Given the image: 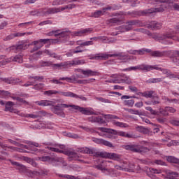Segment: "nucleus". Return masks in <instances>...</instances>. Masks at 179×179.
Masks as SVG:
<instances>
[{
    "mask_svg": "<svg viewBox=\"0 0 179 179\" xmlns=\"http://www.w3.org/2000/svg\"><path fill=\"white\" fill-rule=\"evenodd\" d=\"M73 108L74 110H78L80 113L84 114V115H99L97 113H94L93 111L87 109V108L80 107L76 105H69L65 103H58L57 105L53 106L51 110L54 114L58 115L59 117H62V118H65V112H64V108Z\"/></svg>",
    "mask_w": 179,
    "mask_h": 179,
    "instance_id": "2",
    "label": "nucleus"
},
{
    "mask_svg": "<svg viewBox=\"0 0 179 179\" xmlns=\"http://www.w3.org/2000/svg\"><path fill=\"white\" fill-rule=\"evenodd\" d=\"M154 93L155 92L153 91H146L140 93L143 97L151 99L150 101H145L147 106H157V104H160V97L157 94H154Z\"/></svg>",
    "mask_w": 179,
    "mask_h": 179,
    "instance_id": "3",
    "label": "nucleus"
},
{
    "mask_svg": "<svg viewBox=\"0 0 179 179\" xmlns=\"http://www.w3.org/2000/svg\"><path fill=\"white\" fill-rule=\"evenodd\" d=\"M59 12V8H45L39 10L31 12L32 16H48V15H54Z\"/></svg>",
    "mask_w": 179,
    "mask_h": 179,
    "instance_id": "6",
    "label": "nucleus"
},
{
    "mask_svg": "<svg viewBox=\"0 0 179 179\" xmlns=\"http://www.w3.org/2000/svg\"><path fill=\"white\" fill-rule=\"evenodd\" d=\"M30 44H27L26 43H20L17 45V52L19 51H22L23 50H27V47H29Z\"/></svg>",
    "mask_w": 179,
    "mask_h": 179,
    "instance_id": "32",
    "label": "nucleus"
},
{
    "mask_svg": "<svg viewBox=\"0 0 179 179\" xmlns=\"http://www.w3.org/2000/svg\"><path fill=\"white\" fill-rule=\"evenodd\" d=\"M33 89H34L35 90H41L42 89H44V84L43 83L36 84L34 85Z\"/></svg>",
    "mask_w": 179,
    "mask_h": 179,
    "instance_id": "49",
    "label": "nucleus"
},
{
    "mask_svg": "<svg viewBox=\"0 0 179 179\" xmlns=\"http://www.w3.org/2000/svg\"><path fill=\"white\" fill-rule=\"evenodd\" d=\"M64 155H66V156H69V160H71V158L73 155H75V151H71V150H66L63 152Z\"/></svg>",
    "mask_w": 179,
    "mask_h": 179,
    "instance_id": "59",
    "label": "nucleus"
},
{
    "mask_svg": "<svg viewBox=\"0 0 179 179\" xmlns=\"http://www.w3.org/2000/svg\"><path fill=\"white\" fill-rule=\"evenodd\" d=\"M11 162V164H13V166H16V170H18L20 171V173H26L27 168L26 167V166L19 163V162Z\"/></svg>",
    "mask_w": 179,
    "mask_h": 179,
    "instance_id": "23",
    "label": "nucleus"
},
{
    "mask_svg": "<svg viewBox=\"0 0 179 179\" xmlns=\"http://www.w3.org/2000/svg\"><path fill=\"white\" fill-rule=\"evenodd\" d=\"M41 162H61L63 163L64 166H68V164L66 162H64V159L62 157H51L50 156H45V157H41Z\"/></svg>",
    "mask_w": 179,
    "mask_h": 179,
    "instance_id": "11",
    "label": "nucleus"
},
{
    "mask_svg": "<svg viewBox=\"0 0 179 179\" xmlns=\"http://www.w3.org/2000/svg\"><path fill=\"white\" fill-rule=\"evenodd\" d=\"M40 55H43V51H38L34 54L32 55L33 59H35L37 61L38 58H40Z\"/></svg>",
    "mask_w": 179,
    "mask_h": 179,
    "instance_id": "48",
    "label": "nucleus"
},
{
    "mask_svg": "<svg viewBox=\"0 0 179 179\" xmlns=\"http://www.w3.org/2000/svg\"><path fill=\"white\" fill-rule=\"evenodd\" d=\"M59 31H52L48 34V36H58L59 38H64V40H69V34H71L68 31L59 32Z\"/></svg>",
    "mask_w": 179,
    "mask_h": 179,
    "instance_id": "9",
    "label": "nucleus"
},
{
    "mask_svg": "<svg viewBox=\"0 0 179 179\" xmlns=\"http://www.w3.org/2000/svg\"><path fill=\"white\" fill-rule=\"evenodd\" d=\"M120 7L118 6H108L106 8H103L102 10H96L94 13H92V16L94 17H99V16H102V15H104L106 13V10H111V9H113V10H115V9H119Z\"/></svg>",
    "mask_w": 179,
    "mask_h": 179,
    "instance_id": "10",
    "label": "nucleus"
},
{
    "mask_svg": "<svg viewBox=\"0 0 179 179\" xmlns=\"http://www.w3.org/2000/svg\"><path fill=\"white\" fill-rule=\"evenodd\" d=\"M68 0H54L52 2V5H63Z\"/></svg>",
    "mask_w": 179,
    "mask_h": 179,
    "instance_id": "54",
    "label": "nucleus"
},
{
    "mask_svg": "<svg viewBox=\"0 0 179 179\" xmlns=\"http://www.w3.org/2000/svg\"><path fill=\"white\" fill-rule=\"evenodd\" d=\"M90 122H97L98 124H104L106 120L100 116H91L88 117Z\"/></svg>",
    "mask_w": 179,
    "mask_h": 179,
    "instance_id": "24",
    "label": "nucleus"
},
{
    "mask_svg": "<svg viewBox=\"0 0 179 179\" xmlns=\"http://www.w3.org/2000/svg\"><path fill=\"white\" fill-rule=\"evenodd\" d=\"M162 26H163L162 23L156 21H152L147 24L148 29H151L152 30H159L162 29Z\"/></svg>",
    "mask_w": 179,
    "mask_h": 179,
    "instance_id": "20",
    "label": "nucleus"
},
{
    "mask_svg": "<svg viewBox=\"0 0 179 179\" xmlns=\"http://www.w3.org/2000/svg\"><path fill=\"white\" fill-rule=\"evenodd\" d=\"M167 38L173 40L174 41H178L179 42V36H174L171 34L168 33V36Z\"/></svg>",
    "mask_w": 179,
    "mask_h": 179,
    "instance_id": "47",
    "label": "nucleus"
},
{
    "mask_svg": "<svg viewBox=\"0 0 179 179\" xmlns=\"http://www.w3.org/2000/svg\"><path fill=\"white\" fill-rule=\"evenodd\" d=\"M15 103L12 101H6L4 111H9L10 113H14L15 114H19V111L13 108Z\"/></svg>",
    "mask_w": 179,
    "mask_h": 179,
    "instance_id": "18",
    "label": "nucleus"
},
{
    "mask_svg": "<svg viewBox=\"0 0 179 179\" xmlns=\"http://www.w3.org/2000/svg\"><path fill=\"white\" fill-rule=\"evenodd\" d=\"M36 104L42 107H47L48 106H52V101L48 100H41L36 101Z\"/></svg>",
    "mask_w": 179,
    "mask_h": 179,
    "instance_id": "26",
    "label": "nucleus"
},
{
    "mask_svg": "<svg viewBox=\"0 0 179 179\" xmlns=\"http://www.w3.org/2000/svg\"><path fill=\"white\" fill-rule=\"evenodd\" d=\"M127 24L119 27V29L121 30L122 33L129 31V30L132 29V26H141V21L139 20H133L127 22Z\"/></svg>",
    "mask_w": 179,
    "mask_h": 179,
    "instance_id": "7",
    "label": "nucleus"
},
{
    "mask_svg": "<svg viewBox=\"0 0 179 179\" xmlns=\"http://www.w3.org/2000/svg\"><path fill=\"white\" fill-rule=\"evenodd\" d=\"M159 82H163L162 78H151L149 80L148 83H159Z\"/></svg>",
    "mask_w": 179,
    "mask_h": 179,
    "instance_id": "52",
    "label": "nucleus"
},
{
    "mask_svg": "<svg viewBox=\"0 0 179 179\" xmlns=\"http://www.w3.org/2000/svg\"><path fill=\"white\" fill-rule=\"evenodd\" d=\"M104 115V117L106 118V120H117V119H118V117L114 115L108 114V115Z\"/></svg>",
    "mask_w": 179,
    "mask_h": 179,
    "instance_id": "56",
    "label": "nucleus"
},
{
    "mask_svg": "<svg viewBox=\"0 0 179 179\" xmlns=\"http://www.w3.org/2000/svg\"><path fill=\"white\" fill-rule=\"evenodd\" d=\"M107 24H111L113 23V24H120L121 23V18L118 17H114L112 19H109L106 21Z\"/></svg>",
    "mask_w": 179,
    "mask_h": 179,
    "instance_id": "31",
    "label": "nucleus"
},
{
    "mask_svg": "<svg viewBox=\"0 0 179 179\" xmlns=\"http://www.w3.org/2000/svg\"><path fill=\"white\" fill-rule=\"evenodd\" d=\"M79 52H83V50H73V51H71V52H68L66 53V55L68 57H72V55H73V54H78Z\"/></svg>",
    "mask_w": 179,
    "mask_h": 179,
    "instance_id": "61",
    "label": "nucleus"
},
{
    "mask_svg": "<svg viewBox=\"0 0 179 179\" xmlns=\"http://www.w3.org/2000/svg\"><path fill=\"white\" fill-rule=\"evenodd\" d=\"M81 153H87L91 156H96L97 157H103V159H108L109 153L106 152H96L94 148H85L81 150Z\"/></svg>",
    "mask_w": 179,
    "mask_h": 179,
    "instance_id": "5",
    "label": "nucleus"
},
{
    "mask_svg": "<svg viewBox=\"0 0 179 179\" xmlns=\"http://www.w3.org/2000/svg\"><path fill=\"white\" fill-rule=\"evenodd\" d=\"M139 145H125L126 150H131V152H135L136 153H138V148Z\"/></svg>",
    "mask_w": 179,
    "mask_h": 179,
    "instance_id": "30",
    "label": "nucleus"
},
{
    "mask_svg": "<svg viewBox=\"0 0 179 179\" xmlns=\"http://www.w3.org/2000/svg\"><path fill=\"white\" fill-rule=\"evenodd\" d=\"M59 94H61V96H64L65 97H72L73 99H80L83 101H86V100H87L86 97L82 95L79 96L71 92H59Z\"/></svg>",
    "mask_w": 179,
    "mask_h": 179,
    "instance_id": "12",
    "label": "nucleus"
},
{
    "mask_svg": "<svg viewBox=\"0 0 179 179\" xmlns=\"http://www.w3.org/2000/svg\"><path fill=\"white\" fill-rule=\"evenodd\" d=\"M57 93H59V92L55 90H48V91H45L44 92V94H47V96H51L52 94H57Z\"/></svg>",
    "mask_w": 179,
    "mask_h": 179,
    "instance_id": "62",
    "label": "nucleus"
},
{
    "mask_svg": "<svg viewBox=\"0 0 179 179\" xmlns=\"http://www.w3.org/2000/svg\"><path fill=\"white\" fill-rule=\"evenodd\" d=\"M48 41H50V39H40L38 41H34L33 42V44L34 45H37V44H47V43H48Z\"/></svg>",
    "mask_w": 179,
    "mask_h": 179,
    "instance_id": "42",
    "label": "nucleus"
},
{
    "mask_svg": "<svg viewBox=\"0 0 179 179\" xmlns=\"http://www.w3.org/2000/svg\"><path fill=\"white\" fill-rule=\"evenodd\" d=\"M149 171L150 173H153L154 174H160V173H162L161 170L155 168H149Z\"/></svg>",
    "mask_w": 179,
    "mask_h": 179,
    "instance_id": "63",
    "label": "nucleus"
},
{
    "mask_svg": "<svg viewBox=\"0 0 179 179\" xmlns=\"http://www.w3.org/2000/svg\"><path fill=\"white\" fill-rule=\"evenodd\" d=\"M17 101H18V103H21V104H24V106H29L28 101L19 96L17 98Z\"/></svg>",
    "mask_w": 179,
    "mask_h": 179,
    "instance_id": "57",
    "label": "nucleus"
},
{
    "mask_svg": "<svg viewBox=\"0 0 179 179\" xmlns=\"http://www.w3.org/2000/svg\"><path fill=\"white\" fill-rule=\"evenodd\" d=\"M170 56L169 58L171 59L172 62L176 64L178 66H179V50H169Z\"/></svg>",
    "mask_w": 179,
    "mask_h": 179,
    "instance_id": "14",
    "label": "nucleus"
},
{
    "mask_svg": "<svg viewBox=\"0 0 179 179\" xmlns=\"http://www.w3.org/2000/svg\"><path fill=\"white\" fill-rule=\"evenodd\" d=\"M47 146L45 147V149H48L51 152H56V153H64L65 151L61 150L59 149H65V145L57 144V143H48ZM57 148H59L58 149Z\"/></svg>",
    "mask_w": 179,
    "mask_h": 179,
    "instance_id": "8",
    "label": "nucleus"
},
{
    "mask_svg": "<svg viewBox=\"0 0 179 179\" xmlns=\"http://www.w3.org/2000/svg\"><path fill=\"white\" fill-rule=\"evenodd\" d=\"M123 2L131 3V6H136L137 4L141 3L138 0H123Z\"/></svg>",
    "mask_w": 179,
    "mask_h": 179,
    "instance_id": "41",
    "label": "nucleus"
},
{
    "mask_svg": "<svg viewBox=\"0 0 179 179\" xmlns=\"http://www.w3.org/2000/svg\"><path fill=\"white\" fill-rule=\"evenodd\" d=\"M0 80L1 82H5L6 83H8V85H12V77L10 78H0Z\"/></svg>",
    "mask_w": 179,
    "mask_h": 179,
    "instance_id": "50",
    "label": "nucleus"
},
{
    "mask_svg": "<svg viewBox=\"0 0 179 179\" xmlns=\"http://www.w3.org/2000/svg\"><path fill=\"white\" fill-rule=\"evenodd\" d=\"M52 66L55 69H61V68L66 69L68 68V62H63L59 64H52Z\"/></svg>",
    "mask_w": 179,
    "mask_h": 179,
    "instance_id": "25",
    "label": "nucleus"
},
{
    "mask_svg": "<svg viewBox=\"0 0 179 179\" xmlns=\"http://www.w3.org/2000/svg\"><path fill=\"white\" fill-rule=\"evenodd\" d=\"M24 162H27V163H29V164H31V166H33L34 167H36V166H37V163H36V162H34V160H33V159L31 158L24 157Z\"/></svg>",
    "mask_w": 179,
    "mask_h": 179,
    "instance_id": "38",
    "label": "nucleus"
},
{
    "mask_svg": "<svg viewBox=\"0 0 179 179\" xmlns=\"http://www.w3.org/2000/svg\"><path fill=\"white\" fill-rule=\"evenodd\" d=\"M121 83H127V85H131L132 81L130 80L129 77L125 76L124 79L120 80Z\"/></svg>",
    "mask_w": 179,
    "mask_h": 179,
    "instance_id": "51",
    "label": "nucleus"
},
{
    "mask_svg": "<svg viewBox=\"0 0 179 179\" xmlns=\"http://www.w3.org/2000/svg\"><path fill=\"white\" fill-rule=\"evenodd\" d=\"M148 152H150V150L148 148V147H143L138 145L137 153H141V155H143V153H148Z\"/></svg>",
    "mask_w": 179,
    "mask_h": 179,
    "instance_id": "34",
    "label": "nucleus"
},
{
    "mask_svg": "<svg viewBox=\"0 0 179 179\" xmlns=\"http://www.w3.org/2000/svg\"><path fill=\"white\" fill-rule=\"evenodd\" d=\"M43 54H45L46 55H48V57H50L51 58H57L59 61H62V57L58 56L57 53L52 52V51L50 50L45 49V50L42 51Z\"/></svg>",
    "mask_w": 179,
    "mask_h": 179,
    "instance_id": "22",
    "label": "nucleus"
},
{
    "mask_svg": "<svg viewBox=\"0 0 179 179\" xmlns=\"http://www.w3.org/2000/svg\"><path fill=\"white\" fill-rule=\"evenodd\" d=\"M136 131H138V132H141V134H149V129L145 128L144 127L142 126H138L137 127H136Z\"/></svg>",
    "mask_w": 179,
    "mask_h": 179,
    "instance_id": "36",
    "label": "nucleus"
},
{
    "mask_svg": "<svg viewBox=\"0 0 179 179\" xmlns=\"http://www.w3.org/2000/svg\"><path fill=\"white\" fill-rule=\"evenodd\" d=\"M161 71L164 73V75H167V78H169V79L177 78V76L172 73L171 71H170V70L161 69Z\"/></svg>",
    "mask_w": 179,
    "mask_h": 179,
    "instance_id": "29",
    "label": "nucleus"
},
{
    "mask_svg": "<svg viewBox=\"0 0 179 179\" xmlns=\"http://www.w3.org/2000/svg\"><path fill=\"white\" fill-rule=\"evenodd\" d=\"M129 54H131L132 55H143V50H130L129 51Z\"/></svg>",
    "mask_w": 179,
    "mask_h": 179,
    "instance_id": "37",
    "label": "nucleus"
},
{
    "mask_svg": "<svg viewBox=\"0 0 179 179\" xmlns=\"http://www.w3.org/2000/svg\"><path fill=\"white\" fill-rule=\"evenodd\" d=\"M145 110H147L148 111H150V113L152 115H158L157 111L153 110V108H152V107H150V106H147V107H145Z\"/></svg>",
    "mask_w": 179,
    "mask_h": 179,
    "instance_id": "53",
    "label": "nucleus"
},
{
    "mask_svg": "<svg viewBox=\"0 0 179 179\" xmlns=\"http://www.w3.org/2000/svg\"><path fill=\"white\" fill-rule=\"evenodd\" d=\"M123 71H139V65L123 69Z\"/></svg>",
    "mask_w": 179,
    "mask_h": 179,
    "instance_id": "64",
    "label": "nucleus"
},
{
    "mask_svg": "<svg viewBox=\"0 0 179 179\" xmlns=\"http://www.w3.org/2000/svg\"><path fill=\"white\" fill-rule=\"evenodd\" d=\"M6 62H17L18 64H22L23 62V57L20 55H17L6 59Z\"/></svg>",
    "mask_w": 179,
    "mask_h": 179,
    "instance_id": "21",
    "label": "nucleus"
},
{
    "mask_svg": "<svg viewBox=\"0 0 179 179\" xmlns=\"http://www.w3.org/2000/svg\"><path fill=\"white\" fill-rule=\"evenodd\" d=\"M150 34L151 35H148V36H150V37H152V38H154V40H156L157 41L167 40L168 33H165L164 34H159L157 33L152 34L150 32Z\"/></svg>",
    "mask_w": 179,
    "mask_h": 179,
    "instance_id": "16",
    "label": "nucleus"
},
{
    "mask_svg": "<svg viewBox=\"0 0 179 179\" xmlns=\"http://www.w3.org/2000/svg\"><path fill=\"white\" fill-rule=\"evenodd\" d=\"M78 45H80V47H86L87 45H93V41H88L85 42L80 43V41H77Z\"/></svg>",
    "mask_w": 179,
    "mask_h": 179,
    "instance_id": "35",
    "label": "nucleus"
},
{
    "mask_svg": "<svg viewBox=\"0 0 179 179\" xmlns=\"http://www.w3.org/2000/svg\"><path fill=\"white\" fill-rule=\"evenodd\" d=\"M170 52H171L170 50L162 51V52L157 50V51L151 52L150 55H151V57H154V58H156V57L163 58V57L170 56Z\"/></svg>",
    "mask_w": 179,
    "mask_h": 179,
    "instance_id": "15",
    "label": "nucleus"
},
{
    "mask_svg": "<svg viewBox=\"0 0 179 179\" xmlns=\"http://www.w3.org/2000/svg\"><path fill=\"white\" fill-rule=\"evenodd\" d=\"M166 159L168 163H173L175 164H179V159L174 156H166Z\"/></svg>",
    "mask_w": 179,
    "mask_h": 179,
    "instance_id": "28",
    "label": "nucleus"
},
{
    "mask_svg": "<svg viewBox=\"0 0 179 179\" xmlns=\"http://www.w3.org/2000/svg\"><path fill=\"white\" fill-rule=\"evenodd\" d=\"M139 71H144L145 72H149L150 71H153V66L148 65V64H140Z\"/></svg>",
    "mask_w": 179,
    "mask_h": 179,
    "instance_id": "27",
    "label": "nucleus"
},
{
    "mask_svg": "<svg viewBox=\"0 0 179 179\" xmlns=\"http://www.w3.org/2000/svg\"><path fill=\"white\" fill-rule=\"evenodd\" d=\"M29 79H34L36 83V80H38V82H41L44 79V77L43 76H32V77L31 76L29 77Z\"/></svg>",
    "mask_w": 179,
    "mask_h": 179,
    "instance_id": "58",
    "label": "nucleus"
},
{
    "mask_svg": "<svg viewBox=\"0 0 179 179\" xmlns=\"http://www.w3.org/2000/svg\"><path fill=\"white\" fill-rule=\"evenodd\" d=\"M127 172L129 173H135V165L134 164H129L127 166Z\"/></svg>",
    "mask_w": 179,
    "mask_h": 179,
    "instance_id": "60",
    "label": "nucleus"
},
{
    "mask_svg": "<svg viewBox=\"0 0 179 179\" xmlns=\"http://www.w3.org/2000/svg\"><path fill=\"white\" fill-rule=\"evenodd\" d=\"M99 131H101V132H106L107 134H112V135H117V131L114 129H107L104 127H99Z\"/></svg>",
    "mask_w": 179,
    "mask_h": 179,
    "instance_id": "33",
    "label": "nucleus"
},
{
    "mask_svg": "<svg viewBox=\"0 0 179 179\" xmlns=\"http://www.w3.org/2000/svg\"><path fill=\"white\" fill-rule=\"evenodd\" d=\"M92 80H96L94 78H90L88 80H79L77 83L80 85H87V83H90Z\"/></svg>",
    "mask_w": 179,
    "mask_h": 179,
    "instance_id": "44",
    "label": "nucleus"
},
{
    "mask_svg": "<svg viewBox=\"0 0 179 179\" xmlns=\"http://www.w3.org/2000/svg\"><path fill=\"white\" fill-rule=\"evenodd\" d=\"M76 65H79L78 59L67 62L68 68H71V66H76Z\"/></svg>",
    "mask_w": 179,
    "mask_h": 179,
    "instance_id": "40",
    "label": "nucleus"
},
{
    "mask_svg": "<svg viewBox=\"0 0 179 179\" xmlns=\"http://www.w3.org/2000/svg\"><path fill=\"white\" fill-rule=\"evenodd\" d=\"M75 72H82L83 75L89 78V76H96L97 75L96 71H94L91 69L83 70L81 69H75Z\"/></svg>",
    "mask_w": 179,
    "mask_h": 179,
    "instance_id": "17",
    "label": "nucleus"
},
{
    "mask_svg": "<svg viewBox=\"0 0 179 179\" xmlns=\"http://www.w3.org/2000/svg\"><path fill=\"white\" fill-rule=\"evenodd\" d=\"M155 3H161L159 7L155 8H150L148 10H143L140 11H133L131 13H127V15H130L134 17L136 16H145L149 13H154L157 12H164L167 8L174 9V10L179 11V4L173 2L171 0H155Z\"/></svg>",
    "mask_w": 179,
    "mask_h": 179,
    "instance_id": "1",
    "label": "nucleus"
},
{
    "mask_svg": "<svg viewBox=\"0 0 179 179\" xmlns=\"http://www.w3.org/2000/svg\"><path fill=\"white\" fill-rule=\"evenodd\" d=\"M129 113H130V114H134L135 115H143V113H142V111L136 109H129Z\"/></svg>",
    "mask_w": 179,
    "mask_h": 179,
    "instance_id": "45",
    "label": "nucleus"
},
{
    "mask_svg": "<svg viewBox=\"0 0 179 179\" xmlns=\"http://www.w3.org/2000/svg\"><path fill=\"white\" fill-rule=\"evenodd\" d=\"M113 57H117V59H123V60L128 59V55L121 52L117 54H112V55L106 54V53L97 54L96 56L90 57V59L106 60Z\"/></svg>",
    "mask_w": 179,
    "mask_h": 179,
    "instance_id": "4",
    "label": "nucleus"
},
{
    "mask_svg": "<svg viewBox=\"0 0 179 179\" xmlns=\"http://www.w3.org/2000/svg\"><path fill=\"white\" fill-rule=\"evenodd\" d=\"M93 31V28H86L83 29L79 31H76L73 32L72 36H76L78 37H82V36H85L86 34H91V33Z\"/></svg>",
    "mask_w": 179,
    "mask_h": 179,
    "instance_id": "13",
    "label": "nucleus"
},
{
    "mask_svg": "<svg viewBox=\"0 0 179 179\" xmlns=\"http://www.w3.org/2000/svg\"><path fill=\"white\" fill-rule=\"evenodd\" d=\"M123 103L124 106H128L129 107H134V104H135V101L134 99L124 100Z\"/></svg>",
    "mask_w": 179,
    "mask_h": 179,
    "instance_id": "43",
    "label": "nucleus"
},
{
    "mask_svg": "<svg viewBox=\"0 0 179 179\" xmlns=\"http://www.w3.org/2000/svg\"><path fill=\"white\" fill-rule=\"evenodd\" d=\"M92 141L97 143L98 145H104L105 146H108V148H113V143H110L109 141H107L104 139L101 138H92Z\"/></svg>",
    "mask_w": 179,
    "mask_h": 179,
    "instance_id": "19",
    "label": "nucleus"
},
{
    "mask_svg": "<svg viewBox=\"0 0 179 179\" xmlns=\"http://www.w3.org/2000/svg\"><path fill=\"white\" fill-rule=\"evenodd\" d=\"M116 135H118L119 136H123L124 138H132V134H129L128 133H126L125 131H118L117 132Z\"/></svg>",
    "mask_w": 179,
    "mask_h": 179,
    "instance_id": "39",
    "label": "nucleus"
},
{
    "mask_svg": "<svg viewBox=\"0 0 179 179\" xmlns=\"http://www.w3.org/2000/svg\"><path fill=\"white\" fill-rule=\"evenodd\" d=\"M41 127H42V128H47L48 129H52L54 128L52 124L50 123H47V124L41 123Z\"/></svg>",
    "mask_w": 179,
    "mask_h": 179,
    "instance_id": "55",
    "label": "nucleus"
},
{
    "mask_svg": "<svg viewBox=\"0 0 179 179\" xmlns=\"http://www.w3.org/2000/svg\"><path fill=\"white\" fill-rule=\"evenodd\" d=\"M108 159L112 160H120V155L116 153H109Z\"/></svg>",
    "mask_w": 179,
    "mask_h": 179,
    "instance_id": "46",
    "label": "nucleus"
}]
</instances>
